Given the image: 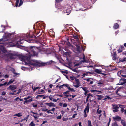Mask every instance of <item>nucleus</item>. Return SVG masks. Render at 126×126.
Segmentation results:
<instances>
[{
    "instance_id": "54",
    "label": "nucleus",
    "mask_w": 126,
    "mask_h": 126,
    "mask_svg": "<svg viewBox=\"0 0 126 126\" xmlns=\"http://www.w3.org/2000/svg\"><path fill=\"white\" fill-rule=\"evenodd\" d=\"M28 116H29V115H28L26 117H25L24 119H23L21 121V122L23 120H26V121L27 120V119H28Z\"/></svg>"
},
{
    "instance_id": "4",
    "label": "nucleus",
    "mask_w": 126,
    "mask_h": 126,
    "mask_svg": "<svg viewBox=\"0 0 126 126\" xmlns=\"http://www.w3.org/2000/svg\"><path fill=\"white\" fill-rule=\"evenodd\" d=\"M53 61H50L49 62H47V63H39L37 62V63H38V65L39 66H44L46 65H47V64H51L52 62H53Z\"/></svg>"
},
{
    "instance_id": "40",
    "label": "nucleus",
    "mask_w": 126,
    "mask_h": 126,
    "mask_svg": "<svg viewBox=\"0 0 126 126\" xmlns=\"http://www.w3.org/2000/svg\"><path fill=\"white\" fill-rule=\"evenodd\" d=\"M65 86L67 87L69 90H70V89L71 88L69 86V85L67 84H65Z\"/></svg>"
},
{
    "instance_id": "14",
    "label": "nucleus",
    "mask_w": 126,
    "mask_h": 126,
    "mask_svg": "<svg viewBox=\"0 0 126 126\" xmlns=\"http://www.w3.org/2000/svg\"><path fill=\"white\" fill-rule=\"evenodd\" d=\"M45 104L46 105H48L50 107H55V105L54 104V103L52 102H50L49 103H46Z\"/></svg>"
},
{
    "instance_id": "2",
    "label": "nucleus",
    "mask_w": 126,
    "mask_h": 126,
    "mask_svg": "<svg viewBox=\"0 0 126 126\" xmlns=\"http://www.w3.org/2000/svg\"><path fill=\"white\" fill-rule=\"evenodd\" d=\"M24 37L27 38V39H25L26 38H24L22 40L21 39L20 41H18L16 44L17 45L19 46L20 44H23L24 43L23 42H22L23 40H25L29 43H33V41H32V39H31L33 37V36H30L28 33L26 35H24Z\"/></svg>"
},
{
    "instance_id": "48",
    "label": "nucleus",
    "mask_w": 126,
    "mask_h": 126,
    "mask_svg": "<svg viewBox=\"0 0 126 126\" xmlns=\"http://www.w3.org/2000/svg\"><path fill=\"white\" fill-rule=\"evenodd\" d=\"M40 31H39L38 30H37L35 32V33H36L37 35L38 34L39 32H39Z\"/></svg>"
},
{
    "instance_id": "42",
    "label": "nucleus",
    "mask_w": 126,
    "mask_h": 126,
    "mask_svg": "<svg viewBox=\"0 0 126 126\" xmlns=\"http://www.w3.org/2000/svg\"><path fill=\"white\" fill-rule=\"evenodd\" d=\"M14 74L13 75V77H15L16 76H17V75H19L20 74L19 73H16L15 72V73H14Z\"/></svg>"
},
{
    "instance_id": "8",
    "label": "nucleus",
    "mask_w": 126,
    "mask_h": 126,
    "mask_svg": "<svg viewBox=\"0 0 126 126\" xmlns=\"http://www.w3.org/2000/svg\"><path fill=\"white\" fill-rule=\"evenodd\" d=\"M77 47V51L78 52H80L82 50V49H83V47L82 46L80 47V45L79 44H76V45Z\"/></svg>"
},
{
    "instance_id": "41",
    "label": "nucleus",
    "mask_w": 126,
    "mask_h": 126,
    "mask_svg": "<svg viewBox=\"0 0 126 126\" xmlns=\"http://www.w3.org/2000/svg\"><path fill=\"white\" fill-rule=\"evenodd\" d=\"M81 88H82L83 89V90L84 91H85V92L88 90H87V88L85 87H81Z\"/></svg>"
},
{
    "instance_id": "58",
    "label": "nucleus",
    "mask_w": 126,
    "mask_h": 126,
    "mask_svg": "<svg viewBox=\"0 0 126 126\" xmlns=\"http://www.w3.org/2000/svg\"><path fill=\"white\" fill-rule=\"evenodd\" d=\"M63 0H56L55 1L57 3H58Z\"/></svg>"
},
{
    "instance_id": "23",
    "label": "nucleus",
    "mask_w": 126,
    "mask_h": 126,
    "mask_svg": "<svg viewBox=\"0 0 126 126\" xmlns=\"http://www.w3.org/2000/svg\"><path fill=\"white\" fill-rule=\"evenodd\" d=\"M14 81V80H12V79H11L8 82L7 84V86L9 84H10L13 83Z\"/></svg>"
},
{
    "instance_id": "16",
    "label": "nucleus",
    "mask_w": 126,
    "mask_h": 126,
    "mask_svg": "<svg viewBox=\"0 0 126 126\" xmlns=\"http://www.w3.org/2000/svg\"><path fill=\"white\" fill-rule=\"evenodd\" d=\"M119 25L117 23H115L114 24L113 27V28L115 29H118L119 28Z\"/></svg>"
},
{
    "instance_id": "56",
    "label": "nucleus",
    "mask_w": 126,
    "mask_h": 126,
    "mask_svg": "<svg viewBox=\"0 0 126 126\" xmlns=\"http://www.w3.org/2000/svg\"><path fill=\"white\" fill-rule=\"evenodd\" d=\"M69 92V91L67 90V91H66V92H64L63 93V94H68Z\"/></svg>"
},
{
    "instance_id": "30",
    "label": "nucleus",
    "mask_w": 126,
    "mask_h": 126,
    "mask_svg": "<svg viewBox=\"0 0 126 126\" xmlns=\"http://www.w3.org/2000/svg\"><path fill=\"white\" fill-rule=\"evenodd\" d=\"M19 57L20 60H24V56L22 55H19Z\"/></svg>"
},
{
    "instance_id": "45",
    "label": "nucleus",
    "mask_w": 126,
    "mask_h": 126,
    "mask_svg": "<svg viewBox=\"0 0 126 126\" xmlns=\"http://www.w3.org/2000/svg\"><path fill=\"white\" fill-rule=\"evenodd\" d=\"M11 71H12V72L13 73H15V70L14 68H12Z\"/></svg>"
},
{
    "instance_id": "15",
    "label": "nucleus",
    "mask_w": 126,
    "mask_h": 126,
    "mask_svg": "<svg viewBox=\"0 0 126 126\" xmlns=\"http://www.w3.org/2000/svg\"><path fill=\"white\" fill-rule=\"evenodd\" d=\"M113 118L114 120H116L118 121H120L121 120V117L118 116H116L114 117H113Z\"/></svg>"
},
{
    "instance_id": "55",
    "label": "nucleus",
    "mask_w": 126,
    "mask_h": 126,
    "mask_svg": "<svg viewBox=\"0 0 126 126\" xmlns=\"http://www.w3.org/2000/svg\"><path fill=\"white\" fill-rule=\"evenodd\" d=\"M21 89H19L18 92L17 93V94H18L20 93L21 92Z\"/></svg>"
},
{
    "instance_id": "25",
    "label": "nucleus",
    "mask_w": 126,
    "mask_h": 126,
    "mask_svg": "<svg viewBox=\"0 0 126 126\" xmlns=\"http://www.w3.org/2000/svg\"><path fill=\"white\" fill-rule=\"evenodd\" d=\"M35 124L34 123L33 121L31 122L29 124V126H35Z\"/></svg>"
},
{
    "instance_id": "13",
    "label": "nucleus",
    "mask_w": 126,
    "mask_h": 126,
    "mask_svg": "<svg viewBox=\"0 0 126 126\" xmlns=\"http://www.w3.org/2000/svg\"><path fill=\"white\" fill-rule=\"evenodd\" d=\"M10 58L11 59H15L16 58V54L12 53H10L9 54Z\"/></svg>"
},
{
    "instance_id": "20",
    "label": "nucleus",
    "mask_w": 126,
    "mask_h": 126,
    "mask_svg": "<svg viewBox=\"0 0 126 126\" xmlns=\"http://www.w3.org/2000/svg\"><path fill=\"white\" fill-rule=\"evenodd\" d=\"M104 83V81L102 80H101L98 81L97 84L100 85H102Z\"/></svg>"
},
{
    "instance_id": "3",
    "label": "nucleus",
    "mask_w": 126,
    "mask_h": 126,
    "mask_svg": "<svg viewBox=\"0 0 126 126\" xmlns=\"http://www.w3.org/2000/svg\"><path fill=\"white\" fill-rule=\"evenodd\" d=\"M120 75L123 77H125L123 79V83H120V84L121 85H123L125 83H126V70L122 71V72H121Z\"/></svg>"
},
{
    "instance_id": "46",
    "label": "nucleus",
    "mask_w": 126,
    "mask_h": 126,
    "mask_svg": "<svg viewBox=\"0 0 126 126\" xmlns=\"http://www.w3.org/2000/svg\"><path fill=\"white\" fill-rule=\"evenodd\" d=\"M27 102H32L33 101V99H32V98L31 99H29L28 100H27Z\"/></svg>"
},
{
    "instance_id": "21",
    "label": "nucleus",
    "mask_w": 126,
    "mask_h": 126,
    "mask_svg": "<svg viewBox=\"0 0 126 126\" xmlns=\"http://www.w3.org/2000/svg\"><path fill=\"white\" fill-rule=\"evenodd\" d=\"M61 72L65 76H66V74H67L68 73L67 70H66L65 71H61Z\"/></svg>"
},
{
    "instance_id": "33",
    "label": "nucleus",
    "mask_w": 126,
    "mask_h": 126,
    "mask_svg": "<svg viewBox=\"0 0 126 126\" xmlns=\"http://www.w3.org/2000/svg\"><path fill=\"white\" fill-rule=\"evenodd\" d=\"M70 10H66V11H65L64 12L65 13H67L68 14L67 15H68L70 13Z\"/></svg>"
},
{
    "instance_id": "12",
    "label": "nucleus",
    "mask_w": 126,
    "mask_h": 126,
    "mask_svg": "<svg viewBox=\"0 0 126 126\" xmlns=\"http://www.w3.org/2000/svg\"><path fill=\"white\" fill-rule=\"evenodd\" d=\"M73 37H72V38H73V39L72 38L71 40H75L77 42H78L79 41V39L77 35L74 34L73 35Z\"/></svg>"
},
{
    "instance_id": "29",
    "label": "nucleus",
    "mask_w": 126,
    "mask_h": 126,
    "mask_svg": "<svg viewBox=\"0 0 126 126\" xmlns=\"http://www.w3.org/2000/svg\"><path fill=\"white\" fill-rule=\"evenodd\" d=\"M112 126H118V125L117 124V122H115L112 123Z\"/></svg>"
},
{
    "instance_id": "11",
    "label": "nucleus",
    "mask_w": 126,
    "mask_h": 126,
    "mask_svg": "<svg viewBox=\"0 0 126 126\" xmlns=\"http://www.w3.org/2000/svg\"><path fill=\"white\" fill-rule=\"evenodd\" d=\"M89 103H88L87 104V106L84 110V112H85L87 113H88L89 111Z\"/></svg>"
},
{
    "instance_id": "63",
    "label": "nucleus",
    "mask_w": 126,
    "mask_h": 126,
    "mask_svg": "<svg viewBox=\"0 0 126 126\" xmlns=\"http://www.w3.org/2000/svg\"><path fill=\"white\" fill-rule=\"evenodd\" d=\"M34 103H33L32 104V105L33 106V107H35V108L37 107V105L35 104V105H34Z\"/></svg>"
},
{
    "instance_id": "64",
    "label": "nucleus",
    "mask_w": 126,
    "mask_h": 126,
    "mask_svg": "<svg viewBox=\"0 0 126 126\" xmlns=\"http://www.w3.org/2000/svg\"><path fill=\"white\" fill-rule=\"evenodd\" d=\"M47 122V121H43V123H42V124L41 125L42 126V125L46 123Z\"/></svg>"
},
{
    "instance_id": "52",
    "label": "nucleus",
    "mask_w": 126,
    "mask_h": 126,
    "mask_svg": "<svg viewBox=\"0 0 126 126\" xmlns=\"http://www.w3.org/2000/svg\"><path fill=\"white\" fill-rule=\"evenodd\" d=\"M87 112H84V117H85L87 116V115L86 114Z\"/></svg>"
},
{
    "instance_id": "38",
    "label": "nucleus",
    "mask_w": 126,
    "mask_h": 126,
    "mask_svg": "<svg viewBox=\"0 0 126 126\" xmlns=\"http://www.w3.org/2000/svg\"><path fill=\"white\" fill-rule=\"evenodd\" d=\"M40 88L39 87H34V88H32V89H33L34 91H35L36 89H40Z\"/></svg>"
},
{
    "instance_id": "61",
    "label": "nucleus",
    "mask_w": 126,
    "mask_h": 126,
    "mask_svg": "<svg viewBox=\"0 0 126 126\" xmlns=\"http://www.w3.org/2000/svg\"><path fill=\"white\" fill-rule=\"evenodd\" d=\"M121 111L122 113H123L124 111V108H121Z\"/></svg>"
},
{
    "instance_id": "43",
    "label": "nucleus",
    "mask_w": 126,
    "mask_h": 126,
    "mask_svg": "<svg viewBox=\"0 0 126 126\" xmlns=\"http://www.w3.org/2000/svg\"><path fill=\"white\" fill-rule=\"evenodd\" d=\"M31 64L34 66H37V65H38V64H37L34 63H32Z\"/></svg>"
},
{
    "instance_id": "57",
    "label": "nucleus",
    "mask_w": 126,
    "mask_h": 126,
    "mask_svg": "<svg viewBox=\"0 0 126 126\" xmlns=\"http://www.w3.org/2000/svg\"><path fill=\"white\" fill-rule=\"evenodd\" d=\"M50 111H51V110H48V111H47V113L48 114L50 113L52 114H53V113Z\"/></svg>"
},
{
    "instance_id": "19",
    "label": "nucleus",
    "mask_w": 126,
    "mask_h": 126,
    "mask_svg": "<svg viewBox=\"0 0 126 126\" xmlns=\"http://www.w3.org/2000/svg\"><path fill=\"white\" fill-rule=\"evenodd\" d=\"M96 96H97L98 97V98H97V99L98 100H101L103 98V96H102V95H97Z\"/></svg>"
},
{
    "instance_id": "59",
    "label": "nucleus",
    "mask_w": 126,
    "mask_h": 126,
    "mask_svg": "<svg viewBox=\"0 0 126 126\" xmlns=\"http://www.w3.org/2000/svg\"><path fill=\"white\" fill-rule=\"evenodd\" d=\"M98 110L99 109H98L97 110V112L98 114H100L101 113L102 111L101 110Z\"/></svg>"
},
{
    "instance_id": "5",
    "label": "nucleus",
    "mask_w": 126,
    "mask_h": 126,
    "mask_svg": "<svg viewBox=\"0 0 126 126\" xmlns=\"http://www.w3.org/2000/svg\"><path fill=\"white\" fill-rule=\"evenodd\" d=\"M8 40V39L6 37H3L1 39H0V44H3L4 42L5 41H6V43H10V42L7 41Z\"/></svg>"
},
{
    "instance_id": "22",
    "label": "nucleus",
    "mask_w": 126,
    "mask_h": 126,
    "mask_svg": "<svg viewBox=\"0 0 126 126\" xmlns=\"http://www.w3.org/2000/svg\"><path fill=\"white\" fill-rule=\"evenodd\" d=\"M95 72H96L99 74H100L101 72V71L99 70L98 69H96L95 70Z\"/></svg>"
},
{
    "instance_id": "18",
    "label": "nucleus",
    "mask_w": 126,
    "mask_h": 126,
    "mask_svg": "<svg viewBox=\"0 0 126 126\" xmlns=\"http://www.w3.org/2000/svg\"><path fill=\"white\" fill-rule=\"evenodd\" d=\"M121 123L123 125V126H126V122L124 120H122L121 122Z\"/></svg>"
},
{
    "instance_id": "6",
    "label": "nucleus",
    "mask_w": 126,
    "mask_h": 126,
    "mask_svg": "<svg viewBox=\"0 0 126 126\" xmlns=\"http://www.w3.org/2000/svg\"><path fill=\"white\" fill-rule=\"evenodd\" d=\"M106 69L108 71H110L113 70H115V69L114 68V67L112 66L111 65H110L109 66H105Z\"/></svg>"
},
{
    "instance_id": "32",
    "label": "nucleus",
    "mask_w": 126,
    "mask_h": 126,
    "mask_svg": "<svg viewBox=\"0 0 126 126\" xmlns=\"http://www.w3.org/2000/svg\"><path fill=\"white\" fill-rule=\"evenodd\" d=\"M31 115L34 117L35 119L36 120L38 118V117H39V116L38 115L36 116L34 115H32V114H31Z\"/></svg>"
},
{
    "instance_id": "44",
    "label": "nucleus",
    "mask_w": 126,
    "mask_h": 126,
    "mask_svg": "<svg viewBox=\"0 0 126 126\" xmlns=\"http://www.w3.org/2000/svg\"><path fill=\"white\" fill-rule=\"evenodd\" d=\"M67 104L66 103H64L63 105V107H67Z\"/></svg>"
},
{
    "instance_id": "50",
    "label": "nucleus",
    "mask_w": 126,
    "mask_h": 126,
    "mask_svg": "<svg viewBox=\"0 0 126 126\" xmlns=\"http://www.w3.org/2000/svg\"><path fill=\"white\" fill-rule=\"evenodd\" d=\"M65 84H63L59 86V87L60 88H61L63 87V86H65Z\"/></svg>"
},
{
    "instance_id": "26",
    "label": "nucleus",
    "mask_w": 126,
    "mask_h": 126,
    "mask_svg": "<svg viewBox=\"0 0 126 126\" xmlns=\"http://www.w3.org/2000/svg\"><path fill=\"white\" fill-rule=\"evenodd\" d=\"M14 116H16L18 117H20L22 116L21 113H19L18 114H16L14 115Z\"/></svg>"
},
{
    "instance_id": "9",
    "label": "nucleus",
    "mask_w": 126,
    "mask_h": 126,
    "mask_svg": "<svg viewBox=\"0 0 126 126\" xmlns=\"http://www.w3.org/2000/svg\"><path fill=\"white\" fill-rule=\"evenodd\" d=\"M113 108L114 109L113 110V112H117L119 111L118 110L119 108L118 106L117 105H113Z\"/></svg>"
},
{
    "instance_id": "39",
    "label": "nucleus",
    "mask_w": 126,
    "mask_h": 126,
    "mask_svg": "<svg viewBox=\"0 0 126 126\" xmlns=\"http://www.w3.org/2000/svg\"><path fill=\"white\" fill-rule=\"evenodd\" d=\"M70 78L73 81L74 80V79H75L76 78L74 76L73 77L72 76H70Z\"/></svg>"
},
{
    "instance_id": "53",
    "label": "nucleus",
    "mask_w": 126,
    "mask_h": 126,
    "mask_svg": "<svg viewBox=\"0 0 126 126\" xmlns=\"http://www.w3.org/2000/svg\"><path fill=\"white\" fill-rule=\"evenodd\" d=\"M68 119V118H65L63 117V121H66Z\"/></svg>"
},
{
    "instance_id": "49",
    "label": "nucleus",
    "mask_w": 126,
    "mask_h": 126,
    "mask_svg": "<svg viewBox=\"0 0 126 126\" xmlns=\"http://www.w3.org/2000/svg\"><path fill=\"white\" fill-rule=\"evenodd\" d=\"M61 115H60L58 116L57 117V119H61Z\"/></svg>"
},
{
    "instance_id": "24",
    "label": "nucleus",
    "mask_w": 126,
    "mask_h": 126,
    "mask_svg": "<svg viewBox=\"0 0 126 126\" xmlns=\"http://www.w3.org/2000/svg\"><path fill=\"white\" fill-rule=\"evenodd\" d=\"M13 34L12 33H10L8 34L7 35V37L8 38H11V36Z\"/></svg>"
},
{
    "instance_id": "28",
    "label": "nucleus",
    "mask_w": 126,
    "mask_h": 126,
    "mask_svg": "<svg viewBox=\"0 0 126 126\" xmlns=\"http://www.w3.org/2000/svg\"><path fill=\"white\" fill-rule=\"evenodd\" d=\"M124 61H126V57H125L123 59H119V61L123 62Z\"/></svg>"
},
{
    "instance_id": "31",
    "label": "nucleus",
    "mask_w": 126,
    "mask_h": 126,
    "mask_svg": "<svg viewBox=\"0 0 126 126\" xmlns=\"http://www.w3.org/2000/svg\"><path fill=\"white\" fill-rule=\"evenodd\" d=\"M110 99L111 98L109 96H108L107 95L106 96V97L103 100H106L107 99H108V100H109V99Z\"/></svg>"
},
{
    "instance_id": "35",
    "label": "nucleus",
    "mask_w": 126,
    "mask_h": 126,
    "mask_svg": "<svg viewBox=\"0 0 126 126\" xmlns=\"http://www.w3.org/2000/svg\"><path fill=\"white\" fill-rule=\"evenodd\" d=\"M90 96H91L92 97V95L90 93H89L87 94V96L86 98L88 99L90 98Z\"/></svg>"
},
{
    "instance_id": "34",
    "label": "nucleus",
    "mask_w": 126,
    "mask_h": 126,
    "mask_svg": "<svg viewBox=\"0 0 126 126\" xmlns=\"http://www.w3.org/2000/svg\"><path fill=\"white\" fill-rule=\"evenodd\" d=\"M19 2V0H16L15 6L17 7L18 5Z\"/></svg>"
},
{
    "instance_id": "17",
    "label": "nucleus",
    "mask_w": 126,
    "mask_h": 126,
    "mask_svg": "<svg viewBox=\"0 0 126 126\" xmlns=\"http://www.w3.org/2000/svg\"><path fill=\"white\" fill-rule=\"evenodd\" d=\"M112 56V59L114 60H116V52H114Z\"/></svg>"
},
{
    "instance_id": "27",
    "label": "nucleus",
    "mask_w": 126,
    "mask_h": 126,
    "mask_svg": "<svg viewBox=\"0 0 126 126\" xmlns=\"http://www.w3.org/2000/svg\"><path fill=\"white\" fill-rule=\"evenodd\" d=\"M88 123L87 126H92V125L91 122L90 121L88 120Z\"/></svg>"
},
{
    "instance_id": "36",
    "label": "nucleus",
    "mask_w": 126,
    "mask_h": 126,
    "mask_svg": "<svg viewBox=\"0 0 126 126\" xmlns=\"http://www.w3.org/2000/svg\"><path fill=\"white\" fill-rule=\"evenodd\" d=\"M20 3L19 4V6H20L23 4V2L22 1V0H20Z\"/></svg>"
},
{
    "instance_id": "60",
    "label": "nucleus",
    "mask_w": 126,
    "mask_h": 126,
    "mask_svg": "<svg viewBox=\"0 0 126 126\" xmlns=\"http://www.w3.org/2000/svg\"><path fill=\"white\" fill-rule=\"evenodd\" d=\"M85 74H86V75H87L88 74H91V72H86V73H84Z\"/></svg>"
},
{
    "instance_id": "62",
    "label": "nucleus",
    "mask_w": 126,
    "mask_h": 126,
    "mask_svg": "<svg viewBox=\"0 0 126 126\" xmlns=\"http://www.w3.org/2000/svg\"><path fill=\"white\" fill-rule=\"evenodd\" d=\"M6 93L5 91H3L2 93V95H5L6 94Z\"/></svg>"
},
{
    "instance_id": "47",
    "label": "nucleus",
    "mask_w": 126,
    "mask_h": 126,
    "mask_svg": "<svg viewBox=\"0 0 126 126\" xmlns=\"http://www.w3.org/2000/svg\"><path fill=\"white\" fill-rule=\"evenodd\" d=\"M72 70L76 72L77 73L78 72V71L77 70V69L76 68H74L72 69Z\"/></svg>"
},
{
    "instance_id": "51",
    "label": "nucleus",
    "mask_w": 126,
    "mask_h": 126,
    "mask_svg": "<svg viewBox=\"0 0 126 126\" xmlns=\"http://www.w3.org/2000/svg\"><path fill=\"white\" fill-rule=\"evenodd\" d=\"M31 97L30 96H28L27 97H25L24 98L25 100H27V99L30 98Z\"/></svg>"
},
{
    "instance_id": "1",
    "label": "nucleus",
    "mask_w": 126,
    "mask_h": 126,
    "mask_svg": "<svg viewBox=\"0 0 126 126\" xmlns=\"http://www.w3.org/2000/svg\"><path fill=\"white\" fill-rule=\"evenodd\" d=\"M29 50L27 51L29 54L31 56H36L38 55L39 52L42 53V49H40L34 46H30L28 47Z\"/></svg>"
},
{
    "instance_id": "37",
    "label": "nucleus",
    "mask_w": 126,
    "mask_h": 126,
    "mask_svg": "<svg viewBox=\"0 0 126 126\" xmlns=\"http://www.w3.org/2000/svg\"><path fill=\"white\" fill-rule=\"evenodd\" d=\"M44 96V95H41V94H39L36 97V99H37V98H38L39 97H43Z\"/></svg>"
},
{
    "instance_id": "7",
    "label": "nucleus",
    "mask_w": 126,
    "mask_h": 126,
    "mask_svg": "<svg viewBox=\"0 0 126 126\" xmlns=\"http://www.w3.org/2000/svg\"><path fill=\"white\" fill-rule=\"evenodd\" d=\"M75 81L76 85H73V86L77 88L79 87L80 85V82L79 80L77 78H76Z\"/></svg>"
},
{
    "instance_id": "10",
    "label": "nucleus",
    "mask_w": 126,
    "mask_h": 126,
    "mask_svg": "<svg viewBox=\"0 0 126 126\" xmlns=\"http://www.w3.org/2000/svg\"><path fill=\"white\" fill-rule=\"evenodd\" d=\"M17 86L15 85H11L8 88V89L12 90L16 89L17 88Z\"/></svg>"
}]
</instances>
